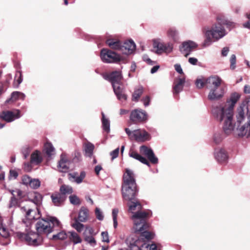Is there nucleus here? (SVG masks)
<instances>
[{
    "instance_id": "obj_41",
    "label": "nucleus",
    "mask_w": 250,
    "mask_h": 250,
    "mask_svg": "<svg viewBox=\"0 0 250 250\" xmlns=\"http://www.w3.org/2000/svg\"><path fill=\"white\" fill-rule=\"evenodd\" d=\"M24 95L18 91L13 92L11 94V98L14 100H16L19 99H23Z\"/></svg>"
},
{
    "instance_id": "obj_55",
    "label": "nucleus",
    "mask_w": 250,
    "mask_h": 250,
    "mask_svg": "<svg viewBox=\"0 0 250 250\" xmlns=\"http://www.w3.org/2000/svg\"><path fill=\"white\" fill-rule=\"evenodd\" d=\"M118 212L119 211L117 208H113L112 209V215L113 219H117Z\"/></svg>"
},
{
    "instance_id": "obj_23",
    "label": "nucleus",
    "mask_w": 250,
    "mask_h": 250,
    "mask_svg": "<svg viewBox=\"0 0 250 250\" xmlns=\"http://www.w3.org/2000/svg\"><path fill=\"white\" fill-rule=\"evenodd\" d=\"M105 43L111 48L115 50H120L122 42L119 40L109 38L106 40Z\"/></svg>"
},
{
    "instance_id": "obj_11",
    "label": "nucleus",
    "mask_w": 250,
    "mask_h": 250,
    "mask_svg": "<svg viewBox=\"0 0 250 250\" xmlns=\"http://www.w3.org/2000/svg\"><path fill=\"white\" fill-rule=\"evenodd\" d=\"M126 243L128 245V247L126 250H142V248H147L148 244H141V240L136 236H130L126 240Z\"/></svg>"
},
{
    "instance_id": "obj_61",
    "label": "nucleus",
    "mask_w": 250,
    "mask_h": 250,
    "mask_svg": "<svg viewBox=\"0 0 250 250\" xmlns=\"http://www.w3.org/2000/svg\"><path fill=\"white\" fill-rule=\"evenodd\" d=\"M18 74L19 75V76L17 80V85H19L21 83V82L22 81L21 73L20 72H18Z\"/></svg>"
},
{
    "instance_id": "obj_52",
    "label": "nucleus",
    "mask_w": 250,
    "mask_h": 250,
    "mask_svg": "<svg viewBox=\"0 0 250 250\" xmlns=\"http://www.w3.org/2000/svg\"><path fill=\"white\" fill-rule=\"evenodd\" d=\"M174 68L175 70L180 74H183L184 75L183 70L181 67V65L179 64H176L174 65Z\"/></svg>"
},
{
    "instance_id": "obj_10",
    "label": "nucleus",
    "mask_w": 250,
    "mask_h": 250,
    "mask_svg": "<svg viewBox=\"0 0 250 250\" xmlns=\"http://www.w3.org/2000/svg\"><path fill=\"white\" fill-rule=\"evenodd\" d=\"M148 118L147 113L142 109H135L131 111L130 121L133 124H140L145 123Z\"/></svg>"
},
{
    "instance_id": "obj_18",
    "label": "nucleus",
    "mask_w": 250,
    "mask_h": 250,
    "mask_svg": "<svg viewBox=\"0 0 250 250\" xmlns=\"http://www.w3.org/2000/svg\"><path fill=\"white\" fill-rule=\"evenodd\" d=\"M185 83V76L178 78L175 80L173 86V93L174 96H178L179 93L182 91Z\"/></svg>"
},
{
    "instance_id": "obj_7",
    "label": "nucleus",
    "mask_w": 250,
    "mask_h": 250,
    "mask_svg": "<svg viewBox=\"0 0 250 250\" xmlns=\"http://www.w3.org/2000/svg\"><path fill=\"white\" fill-rule=\"evenodd\" d=\"M222 80L218 77H210L207 79V88L210 90L208 98L210 100H218L224 94V88L221 86Z\"/></svg>"
},
{
    "instance_id": "obj_29",
    "label": "nucleus",
    "mask_w": 250,
    "mask_h": 250,
    "mask_svg": "<svg viewBox=\"0 0 250 250\" xmlns=\"http://www.w3.org/2000/svg\"><path fill=\"white\" fill-rule=\"evenodd\" d=\"M95 146L93 144L89 142H87L84 145V150L85 151V155L86 156L91 157L93 153V150Z\"/></svg>"
},
{
    "instance_id": "obj_8",
    "label": "nucleus",
    "mask_w": 250,
    "mask_h": 250,
    "mask_svg": "<svg viewBox=\"0 0 250 250\" xmlns=\"http://www.w3.org/2000/svg\"><path fill=\"white\" fill-rule=\"evenodd\" d=\"M125 130L130 140L144 142L151 138L150 134L144 129H138L131 131L128 128H125Z\"/></svg>"
},
{
    "instance_id": "obj_2",
    "label": "nucleus",
    "mask_w": 250,
    "mask_h": 250,
    "mask_svg": "<svg viewBox=\"0 0 250 250\" xmlns=\"http://www.w3.org/2000/svg\"><path fill=\"white\" fill-rule=\"evenodd\" d=\"M239 94L234 92L231 94L230 98L227 101V104L223 107H216L212 109L213 115L220 121L224 120L223 129L225 133L229 134L233 130L234 125L232 123L233 108L235 104L240 99Z\"/></svg>"
},
{
    "instance_id": "obj_5",
    "label": "nucleus",
    "mask_w": 250,
    "mask_h": 250,
    "mask_svg": "<svg viewBox=\"0 0 250 250\" xmlns=\"http://www.w3.org/2000/svg\"><path fill=\"white\" fill-rule=\"evenodd\" d=\"M223 25H226L227 27H231L233 25V23L225 21L213 25L210 29L206 27L203 28L202 31L205 37L203 44V47L209 46L212 41H217L226 35V31Z\"/></svg>"
},
{
    "instance_id": "obj_53",
    "label": "nucleus",
    "mask_w": 250,
    "mask_h": 250,
    "mask_svg": "<svg viewBox=\"0 0 250 250\" xmlns=\"http://www.w3.org/2000/svg\"><path fill=\"white\" fill-rule=\"evenodd\" d=\"M247 17L249 19V21L243 24V26L245 28H247L250 29V13H247Z\"/></svg>"
},
{
    "instance_id": "obj_6",
    "label": "nucleus",
    "mask_w": 250,
    "mask_h": 250,
    "mask_svg": "<svg viewBox=\"0 0 250 250\" xmlns=\"http://www.w3.org/2000/svg\"><path fill=\"white\" fill-rule=\"evenodd\" d=\"M246 112L248 116V121L240 128L238 135L249 137L250 136V96L247 97L237 109L236 117L237 122L240 124L244 120Z\"/></svg>"
},
{
    "instance_id": "obj_31",
    "label": "nucleus",
    "mask_w": 250,
    "mask_h": 250,
    "mask_svg": "<svg viewBox=\"0 0 250 250\" xmlns=\"http://www.w3.org/2000/svg\"><path fill=\"white\" fill-rule=\"evenodd\" d=\"M60 194L66 197V194H71L73 192V189L71 187L62 185L61 186L60 188Z\"/></svg>"
},
{
    "instance_id": "obj_28",
    "label": "nucleus",
    "mask_w": 250,
    "mask_h": 250,
    "mask_svg": "<svg viewBox=\"0 0 250 250\" xmlns=\"http://www.w3.org/2000/svg\"><path fill=\"white\" fill-rule=\"evenodd\" d=\"M215 157L219 163L225 162L228 159V155L223 149H221L218 152H216L215 154Z\"/></svg>"
},
{
    "instance_id": "obj_39",
    "label": "nucleus",
    "mask_w": 250,
    "mask_h": 250,
    "mask_svg": "<svg viewBox=\"0 0 250 250\" xmlns=\"http://www.w3.org/2000/svg\"><path fill=\"white\" fill-rule=\"evenodd\" d=\"M14 191H11V194L13 195V196L11 198V200L10 201L9 208H11L12 207H15L18 205V200L15 197V194L13 193Z\"/></svg>"
},
{
    "instance_id": "obj_12",
    "label": "nucleus",
    "mask_w": 250,
    "mask_h": 250,
    "mask_svg": "<svg viewBox=\"0 0 250 250\" xmlns=\"http://www.w3.org/2000/svg\"><path fill=\"white\" fill-rule=\"evenodd\" d=\"M153 47L157 54H162L164 52L169 53L172 50L173 46L169 43L165 44L154 40L153 42Z\"/></svg>"
},
{
    "instance_id": "obj_38",
    "label": "nucleus",
    "mask_w": 250,
    "mask_h": 250,
    "mask_svg": "<svg viewBox=\"0 0 250 250\" xmlns=\"http://www.w3.org/2000/svg\"><path fill=\"white\" fill-rule=\"evenodd\" d=\"M75 222L72 225V227L76 229L79 232H81L84 228V225L83 224L79 222V220L75 218Z\"/></svg>"
},
{
    "instance_id": "obj_48",
    "label": "nucleus",
    "mask_w": 250,
    "mask_h": 250,
    "mask_svg": "<svg viewBox=\"0 0 250 250\" xmlns=\"http://www.w3.org/2000/svg\"><path fill=\"white\" fill-rule=\"evenodd\" d=\"M95 215L96 218L99 220H102L104 219V216L100 208H96L95 209Z\"/></svg>"
},
{
    "instance_id": "obj_45",
    "label": "nucleus",
    "mask_w": 250,
    "mask_h": 250,
    "mask_svg": "<svg viewBox=\"0 0 250 250\" xmlns=\"http://www.w3.org/2000/svg\"><path fill=\"white\" fill-rule=\"evenodd\" d=\"M21 180L23 184L27 185L30 184L32 179L29 176L25 175L22 177Z\"/></svg>"
},
{
    "instance_id": "obj_50",
    "label": "nucleus",
    "mask_w": 250,
    "mask_h": 250,
    "mask_svg": "<svg viewBox=\"0 0 250 250\" xmlns=\"http://www.w3.org/2000/svg\"><path fill=\"white\" fill-rule=\"evenodd\" d=\"M32 165H34L33 163H31V161H30L28 163H24V169L26 171L29 172L31 170L32 168Z\"/></svg>"
},
{
    "instance_id": "obj_62",
    "label": "nucleus",
    "mask_w": 250,
    "mask_h": 250,
    "mask_svg": "<svg viewBox=\"0 0 250 250\" xmlns=\"http://www.w3.org/2000/svg\"><path fill=\"white\" fill-rule=\"evenodd\" d=\"M102 167L100 165L96 166L95 167V172L98 175L100 170L102 169Z\"/></svg>"
},
{
    "instance_id": "obj_49",
    "label": "nucleus",
    "mask_w": 250,
    "mask_h": 250,
    "mask_svg": "<svg viewBox=\"0 0 250 250\" xmlns=\"http://www.w3.org/2000/svg\"><path fill=\"white\" fill-rule=\"evenodd\" d=\"M119 153V148H117L113 151H111L110 153V156H111L112 160H114L116 158H117Z\"/></svg>"
},
{
    "instance_id": "obj_51",
    "label": "nucleus",
    "mask_w": 250,
    "mask_h": 250,
    "mask_svg": "<svg viewBox=\"0 0 250 250\" xmlns=\"http://www.w3.org/2000/svg\"><path fill=\"white\" fill-rule=\"evenodd\" d=\"M102 240L104 242H105L107 243L109 242V239H108V233L106 231L102 232Z\"/></svg>"
},
{
    "instance_id": "obj_37",
    "label": "nucleus",
    "mask_w": 250,
    "mask_h": 250,
    "mask_svg": "<svg viewBox=\"0 0 250 250\" xmlns=\"http://www.w3.org/2000/svg\"><path fill=\"white\" fill-rule=\"evenodd\" d=\"M102 125L103 129L108 133L110 131V123L108 120L104 118V114H103Z\"/></svg>"
},
{
    "instance_id": "obj_21",
    "label": "nucleus",
    "mask_w": 250,
    "mask_h": 250,
    "mask_svg": "<svg viewBox=\"0 0 250 250\" xmlns=\"http://www.w3.org/2000/svg\"><path fill=\"white\" fill-rule=\"evenodd\" d=\"M121 84L119 85L113 84L112 85L113 90L119 100H126L127 99V96L124 93V88L123 86L121 85Z\"/></svg>"
},
{
    "instance_id": "obj_44",
    "label": "nucleus",
    "mask_w": 250,
    "mask_h": 250,
    "mask_svg": "<svg viewBox=\"0 0 250 250\" xmlns=\"http://www.w3.org/2000/svg\"><path fill=\"white\" fill-rule=\"evenodd\" d=\"M84 240L92 245H95L96 244V240L92 235L84 236Z\"/></svg>"
},
{
    "instance_id": "obj_13",
    "label": "nucleus",
    "mask_w": 250,
    "mask_h": 250,
    "mask_svg": "<svg viewBox=\"0 0 250 250\" xmlns=\"http://www.w3.org/2000/svg\"><path fill=\"white\" fill-rule=\"evenodd\" d=\"M140 153L141 155L146 156L152 164H156L158 163V158L150 148L146 146H142L140 147Z\"/></svg>"
},
{
    "instance_id": "obj_9",
    "label": "nucleus",
    "mask_w": 250,
    "mask_h": 250,
    "mask_svg": "<svg viewBox=\"0 0 250 250\" xmlns=\"http://www.w3.org/2000/svg\"><path fill=\"white\" fill-rule=\"evenodd\" d=\"M100 57L104 63H117L121 61L119 55L110 49L103 48L101 50Z\"/></svg>"
},
{
    "instance_id": "obj_64",
    "label": "nucleus",
    "mask_w": 250,
    "mask_h": 250,
    "mask_svg": "<svg viewBox=\"0 0 250 250\" xmlns=\"http://www.w3.org/2000/svg\"><path fill=\"white\" fill-rule=\"evenodd\" d=\"M149 247V250H157V247L155 244H152L150 246L148 245L147 248H148Z\"/></svg>"
},
{
    "instance_id": "obj_54",
    "label": "nucleus",
    "mask_w": 250,
    "mask_h": 250,
    "mask_svg": "<svg viewBox=\"0 0 250 250\" xmlns=\"http://www.w3.org/2000/svg\"><path fill=\"white\" fill-rule=\"evenodd\" d=\"M144 104L145 106L149 105L150 102V97L148 96H146L142 99Z\"/></svg>"
},
{
    "instance_id": "obj_59",
    "label": "nucleus",
    "mask_w": 250,
    "mask_h": 250,
    "mask_svg": "<svg viewBox=\"0 0 250 250\" xmlns=\"http://www.w3.org/2000/svg\"><path fill=\"white\" fill-rule=\"evenodd\" d=\"M197 61V59L195 58H189L188 59L189 62L193 65L196 64Z\"/></svg>"
},
{
    "instance_id": "obj_60",
    "label": "nucleus",
    "mask_w": 250,
    "mask_h": 250,
    "mask_svg": "<svg viewBox=\"0 0 250 250\" xmlns=\"http://www.w3.org/2000/svg\"><path fill=\"white\" fill-rule=\"evenodd\" d=\"M81 157V156L79 153H75V157L73 159V161L76 162L80 161Z\"/></svg>"
},
{
    "instance_id": "obj_16",
    "label": "nucleus",
    "mask_w": 250,
    "mask_h": 250,
    "mask_svg": "<svg viewBox=\"0 0 250 250\" xmlns=\"http://www.w3.org/2000/svg\"><path fill=\"white\" fill-rule=\"evenodd\" d=\"M70 161L65 154H62L58 162V168L62 172L68 171L69 168Z\"/></svg>"
},
{
    "instance_id": "obj_14",
    "label": "nucleus",
    "mask_w": 250,
    "mask_h": 250,
    "mask_svg": "<svg viewBox=\"0 0 250 250\" xmlns=\"http://www.w3.org/2000/svg\"><path fill=\"white\" fill-rule=\"evenodd\" d=\"M104 79L109 81L112 85L113 84H117V85L122 83V76L120 71H115L104 76Z\"/></svg>"
},
{
    "instance_id": "obj_25",
    "label": "nucleus",
    "mask_w": 250,
    "mask_h": 250,
    "mask_svg": "<svg viewBox=\"0 0 250 250\" xmlns=\"http://www.w3.org/2000/svg\"><path fill=\"white\" fill-rule=\"evenodd\" d=\"M51 198L53 203L55 206L61 205L66 200V197L61 195L60 193L53 194L51 195Z\"/></svg>"
},
{
    "instance_id": "obj_1",
    "label": "nucleus",
    "mask_w": 250,
    "mask_h": 250,
    "mask_svg": "<svg viewBox=\"0 0 250 250\" xmlns=\"http://www.w3.org/2000/svg\"><path fill=\"white\" fill-rule=\"evenodd\" d=\"M37 232L26 230V232H17L16 237L21 241L25 242L29 245L37 246L41 245L43 241L42 234H48L54 231H57L62 229V224L59 220L55 217L47 216L44 218L39 219L36 224Z\"/></svg>"
},
{
    "instance_id": "obj_42",
    "label": "nucleus",
    "mask_w": 250,
    "mask_h": 250,
    "mask_svg": "<svg viewBox=\"0 0 250 250\" xmlns=\"http://www.w3.org/2000/svg\"><path fill=\"white\" fill-rule=\"evenodd\" d=\"M207 79H197L195 82V84L198 88H202L205 85L207 86Z\"/></svg>"
},
{
    "instance_id": "obj_56",
    "label": "nucleus",
    "mask_w": 250,
    "mask_h": 250,
    "mask_svg": "<svg viewBox=\"0 0 250 250\" xmlns=\"http://www.w3.org/2000/svg\"><path fill=\"white\" fill-rule=\"evenodd\" d=\"M222 141V138L219 134L215 135L214 137V141L216 144L220 143Z\"/></svg>"
},
{
    "instance_id": "obj_24",
    "label": "nucleus",
    "mask_w": 250,
    "mask_h": 250,
    "mask_svg": "<svg viewBox=\"0 0 250 250\" xmlns=\"http://www.w3.org/2000/svg\"><path fill=\"white\" fill-rule=\"evenodd\" d=\"M43 158L40 151H34L31 155L30 161L31 163L35 165H39L42 161Z\"/></svg>"
},
{
    "instance_id": "obj_17",
    "label": "nucleus",
    "mask_w": 250,
    "mask_h": 250,
    "mask_svg": "<svg viewBox=\"0 0 250 250\" xmlns=\"http://www.w3.org/2000/svg\"><path fill=\"white\" fill-rule=\"evenodd\" d=\"M19 111H17L16 112L11 111H3L1 113L0 118L7 122H11L15 119L19 118Z\"/></svg>"
},
{
    "instance_id": "obj_15",
    "label": "nucleus",
    "mask_w": 250,
    "mask_h": 250,
    "mask_svg": "<svg viewBox=\"0 0 250 250\" xmlns=\"http://www.w3.org/2000/svg\"><path fill=\"white\" fill-rule=\"evenodd\" d=\"M197 45L193 42L188 41L183 42L182 46L180 47V51L187 57L190 53L195 49Z\"/></svg>"
},
{
    "instance_id": "obj_30",
    "label": "nucleus",
    "mask_w": 250,
    "mask_h": 250,
    "mask_svg": "<svg viewBox=\"0 0 250 250\" xmlns=\"http://www.w3.org/2000/svg\"><path fill=\"white\" fill-rule=\"evenodd\" d=\"M77 173H69L68 174L69 179L70 180L72 179H75V182L77 184H80L82 182L83 179L85 176V173L84 171H82L80 173V175L78 177L76 176Z\"/></svg>"
},
{
    "instance_id": "obj_57",
    "label": "nucleus",
    "mask_w": 250,
    "mask_h": 250,
    "mask_svg": "<svg viewBox=\"0 0 250 250\" xmlns=\"http://www.w3.org/2000/svg\"><path fill=\"white\" fill-rule=\"evenodd\" d=\"M10 176L14 178V179H16L18 176V172L15 170H10Z\"/></svg>"
},
{
    "instance_id": "obj_35",
    "label": "nucleus",
    "mask_w": 250,
    "mask_h": 250,
    "mask_svg": "<svg viewBox=\"0 0 250 250\" xmlns=\"http://www.w3.org/2000/svg\"><path fill=\"white\" fill-rule=\"evenodd\" d=\"M68 234H70L69 235V238L70 240L73 241L74 244H77L81 243L82 240L79 235L75 232H68Z\"/></svg>"
},
{
    "instance_id": "obj_3",
    "label": "nucleus",
    "mask_w": 250,
    "mask_h": 250,
    "mask_svg": "<svg viewBox=\"0 0 250 250\" xmlns=\"http://www.w3.org/2000/svg\"><path fill=\"white\" fill-rule=\"evenodd\" d=\"M151 211H139L133 215L132 218L134 220V229L135 232L140 233V238L141 244H146L144 242L149 241L153 238V234L148 231L150 227L147 220L151 217Z\"/></svg>"
},
{
    "instance_id": "obj_46",
    "label": "nucleus",
    "mask_w": 250,
    "mask_h": 250,
    "mask_svg": "<svg viewBox=\"0 0 250 250\" xmlns=\"http://www.w3.org/2000/svg\"><path fill=\"white\" fill-rule=\"evenodd\" d=\"M0 235L3 238H7L9 236L8 230L4 228H0Z\"/></svg>"
},
{
    "instance_id": "obj_19",
    "label": "nucleus",
    "mask_w": 250,
    "mask_h": 250,
    "mask_svg": "<svg viewBox=\"0 0 250 250\" xmlns=\"http://www.w3.org/2000/svg\"><path fill=\"white\" fill-rule=\"evenodd\" d=\"M136 45L133 41H127L121 43L120 50L125 54H130L135 49Z\"/></svg>"
},
{
    "instance_id": "obj_26",
    "label": "nucleus",
    "mask_w": 250,
    "mask_h": 250,
    "mask_svg": "<svg viewBox=\"0 0 250 250\" xmlns=\"http://www.w3.org/2000/svg\"><path fill=\"white\" fill-rule=\"evenodd\" d=\"M129 155L131 157L136 159L144 164L146 165L149 166L150 164L148 161L144 157L139 154L135 151H130L129 153Z\"/></svg>"
},
{
    "instance_id": "obj_34",
    "label": "nucleus",
    "mask_w": 250,
    "mask_h": 250,
    "mask_svg": "<svg viewBox=\"0 0 250 250\" xmlns=\"http://www.w3.org/2000/svg\"><path fill=\"white\" fill-rule=\"evenodd\" d=\"M45 153L48 157H50L54 151V148L50 143H46L44 146Z\"/></svg>"
},
{
    "instance_id": "obj_32",
    "label": "nucleus",
    "mask_w": 250,
    "mask_h": 250,
    "mask_svg": "<svg viewBox=\"0 0 250 250\" xmlns=\"http://www.w3.org/2000/svg\"><path fill=\"white\" fill-rule=\"evenodd\" d=\"M167 35L174 42H176L178 40V32L174 28H170L167 31Z\"/></svg>"
},
{
    "instance_id": "obj_43",
    "label": "nucleus",
    "mask_w": 250,
    "mask_h": 250,
    "mask_svg": "<svg viewBox=\"0 0 250 250\" xmlns=\"http://www.w3.org/2000/svg\"><path fill=\"white\" fill-rule=\"evenodd\" d=\"M29 186L34 189L38 188L40 186V182L37 179H32Z\"/></svg>"
},
{
    "instance_id": "obj_20",
    "label": "nucleus",
    "mask_w": 250,
    "mask_h": 250,
    "mask_svg": "<svg viewBox=\"0 0 250 250\" xmlns=\"http://www.w3.org/2000/svg\"><path fill=\"white\" fill-rule=\"evenodd\" d=\"M129 202L127 203V206L128 207V211L134 213V212L138 210V211L136 212H140V210L142 208V206L139 201V200L136 198L135 199L132 200V201H128ZM146 211H150L149 210H147ZM136 213V212L133 214L134 215Z\"/></svg>"
},
{
    "instance_id": "obj_40",
    "label": "nucleus",
    "mask_w": 250,
    "mask_h": 250,
    "mask_svg": "<svg viewBox=\"0 0 250 250\" xmlns=\"http://www.w3.org/2000/svg\"><path fill=\"white\" fill-rule=\"evenodd\" d=\"M69 200L70 203L74 205H79L81 204L80 199L75 195H70L69 196Z\"/></svg>"
},
{
    "instance_id": "obj_47",
    "label": "nucleus",
    "mask_w": 250,
    "mask_h": 250,
    "mask_svg": "<svg viewBox=\"0 0 250 250\" xmlns=\"http://www.w3.org/2000/svg\"><path fill=\"white\" fill-rule=\"evenodd\" d=\"M236 60L235 55L234 54L232 55L230 58V67L231 69H234L235 68Z\"/></svg>"
},
{
    "instance_id": "obj_27",
    "label": "nucleus",
    "mask_w": 250,
    "mask_h": 250,
    "mask_svg": "<svg viewBox=\"0 0 250 250\" xmlns=\"http://www.w3.org/2000/svg\"><path fill=\"white\" fill-rule=\"evenodd\" d=\"M89 215L88 209L84 207H81L78 217V220L82 222H85L87 221Z\"/></svg>"
},
{
    "instance_id": "obj_63",
    "label": "nucleus",
    "mask_w": 250,
    "mask_h": 250,
    "mask_svg": "<svg viewBox=\"0 0 250 250\" xmlns=\"http://www.w3.org/2000/svg\"><path fill=\"white\" fill-rule=\"evenodd\" d=\"M244 91L245 93L250 94V86L248 85H245Z\"/></svg>"
},
{
    "instance_id": "obj_36",
    "label": "nucleus",
    "mask_w": 250,
    "mask_h": 250,
    "mask_svg": "<svg viewBox=\"0 0 250 250\" xmlns=\"http://www.w3.org/2000/svg\"><path fill=\"white\" fill-rule=\"evenodd\" d=\"M67 236L68 234H67L64 231L62 230L56 234H54L52 236V239L54 240H64L66 239Z\"/></svg>"
},
{
    "instance_id": "obj_58",
    "label": "nucleus",
    "mask_w": 250,
    "mask_h": 250,
    "mask_svg": "<svg viewBox=\"0 0 250 250\" xmlns=\"http://www.w3.org/2000/svg\"><path fill=\"white\" fill-rule=\"evenodd\" d=\"M229 51V48L227 47H224L222 50V55L223 56H226Z\"/></svg>"
},
{
    "instance_id": "obj_4",
    "label": "nucleus",
    "mask_w": 250,
    "mask_h": 250,
    "mask_svg": "<svg viewBox=\"0 0 250 250\" xmlns=\"http://www.w3.org/2000/svg\"><path fill=\"white\" fill-rule=\"evenodd\" d=\"M123 181L122 187L123 198L126 201H132L136 199L139 189L133 172L126 168L123 175Z\"/></svg>"
},
{
    "instance_id": "obj_33",
    "label": "nucleus",
    "mask_w": 250,
    "mask_h": 250,
    "mask_svg": "<svg viewBox=\"0 0 250 250\" xmlns=\"http://www.w3.org/2000/svg\"><path fill=\"white\" fill-rule=\"evenodd\" d=\"M143 91L144 89L142 86H140L137 89H136L132 94V101L137 102L142 95Z\"/></svg>"
},
{
    "instance_id": "obj_22",
    "label": "nucleus",
    "mask_w": 250,
    "mask_h": 250,
    "mask_svg": "<svg viewBox=\"0 0 250 250\" xmlns=\"http://www.w3.org/2000/svg\"><path fill=\"white\" fill-rule=\"evenodd\" d=\"M35 208H30L29 206L27 205L26 206L22 207L21 208V209L23 211L25 212V217L27 219L32 220L35 219V214L38 211L39 212V209L35 205Z\"/></svg>"
}]
</instances>
